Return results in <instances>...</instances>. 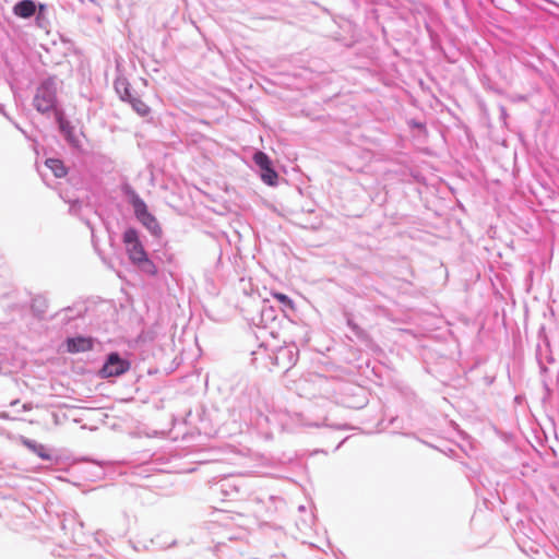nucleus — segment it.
I'll use <instances>...</instances> for the list:
<instances>
[{
    "label": "nucleus",
    "mask_w": 559,
    "mask_h": 559,
    "mask_svg": "<svg viewBox=\"0 0 559 559\" xmlns=\"http://www.w3.org/2000/svg\"><path fill=\"white\" fill-rule=\"evenodd\" d=\"M17 403H19V401H17V400H15V401H12L10 405H11V406H16V404H17Z\"/></svg>",
    "instance_id": "17"
},
{
    "label": "nucleus",
    "mask_w": 559,
    "mask_h": 559,
    "mask_svg": "<svg viewBox=\"0 0 559 559\" xmlns=\"http://www.w3.org/2000/svg\"><path fill=\"white\" fill-rule=\"evenodd\" d=\"M2 418H8V415L7 414H2L1 416Z\"/></svg>",
    "instance_id": "19"
},
{
    "label": "nucleus",
    "mask_w": 559,
    "mask_h": 559,
    "mask_svg": "<svg viewBox=\"0 0 559 559\" xmlns=\"http://www.w3.org/2000/svg\"><path fill=\"white\" fill-rule=\"evenodd\" d=\"M123 243L129 260L132 264L136 265L142 272L155 275L157 267L147 257V253L140 241L139 233L134 228H128L123 233Z\"/></svg>",
    "instance_id": "1"
},
{
    "label": "nucleus",
    "mask_w": 559,
    "mask_h": 559,
    "mask_svg": "<svg viewBox=\"0 0 559 559\" xmlns=\"http://www.w3.org/2000/svg\"><path fill=\"white\" fill-rule=\"evenodd\" d=\"M129 368L128 360L122 359L117 353H111L100 369V374L103 378L118 377L127 372Z\"/></svg>",
    "instance_id": "4"
},
{
    "label": "nucleus",
    "mask_w": 559,
    "mask_h": 559,
    "mask_svg": "<svg viewBox=\"0 0 559 559\" xmlns=\"http://www.w3.org/2000/svg\"><path fill=\"white\" fill-rule=\"evenodd\" d=\"M45 5L44 4H39V12L44 11L45 10Z\"/></svg>",
    "instance_id": "18"
},
{
    "label": "nucleus",
    "mask_w": 559,
    "mask_h": 559,
    "mask_svg": "<svg viewBox=\"0 0 559 559\" xmlns=\"http://www.w3.org/2000/svg\"><path fill=\"white\" fill-rule=\"evenodd\" d=\"M67 345L70 353L86 352L93 347L92 340L83 336L69 338Z\"/></svg>",
    "instance_id": "7"
},
{
    "label": "nucleus",
    "mask_w": 559,
    "mask_h": 559,
    "mask_svg": "<svg viewBox=\"0 0 559 559\" xmlns=\"http://www.w3.org/2000/svg\"><path fill=\"white\" fill-rule=\"evenodd\" d=\"M285 357L288 358V364L286 366L287 368L293 366L297 360L296 353H294L293 348L289 347L281 348L277 353L276 359H284Z\"/></svg>",
    "instance_id": "11"
},
{
    "label": "nucleus",
    "mask_w": 559,
    "mask_h": 559,
    "mask_svg": "<svg viewBox=\"0 0 559 559\" xmlns=\"http://www.w3.org/2000/svg\"><path fill=\"white\" fill-rule=\"evenodd\" d=\"M23 409H24V411H29V409H31V407H29V405L24 404V405H23Z\"/></svg>",
    "instance_id": "16"
},
{
    "label": "nucleus",
    "mask_w": 559,
    "mask_h": 559,
    "mask_svg": "<svg viewBox=\"0 0 559 559\" xmlns=\"http://www.w3.org/2000/svg\"><path fill=\"white\" fill-rule=\"evenodd\" d=\"M59 129L67 139V141L74 147L80 146V139L74 132V128L71 126V123L66 120L61 115L57 117Z\"/></svg>",
    "instance_id": "5"
},
{
    "label": "nucleus",
    "mask_w": 559,
    "mask_h": 559,
    "mask_svg": "<svg viewBox=\"0 0 559 559\" xmlns=\"http://www.w3.org/2000/svg\"><path fill=\"white\" fill-rule=\"evenodd\" d=\"M273 297L278 300L285 308L294 309V301L285 294L273 293Z\"/></svg>",
    "instance_id": "15"
},
{
    "label": "nucleus",
    "mask_w": 559,
    "mask_h": 559,
    "mask_svg": "<svg viewBox=\"0 0 559 559\" xmlns=\"http://www.w3.org/2000/svg\"><path fill=\"white\" fill-rule=\"evenodd\" d=\"M45 164L57 178H62L67 175V169L60 159L48 158Z\"/></svg>",
    "instance_id": "9"
},
{
    "label": "nucleus",
    "mask_w": 559,
    "mask_h": 559,
    "mask_svg": "<svg viewBox=\"0 0 559 559\" xmlns=\"http://www.w3.org/2000/svg\"><path fill=\"white\" fill-rule=\"evenodd\" d=\"M13 13L22 19H28L36 13V3L33 0H22L14 4Z\"/></svg>",
    "instance_id": "6"
},
{
    "label": "nucleus",
    "mask_w": 559,
    "mask_h": 559,
    "mask_svg": "<svg viewBox=\"0 0 559 559\" xmlns=\"http://www.w3.org/2000/svg\"><path fill=\"white\" fill-rule=\"evenodd\" d=\"M261 178L265 183L274 186L277 180V174L273 170L272 167H270L265 170H262Z\"/></svg>",
    "instance_id": "14"
},
{
    "label": "nucleus",
    "mask_w": 559,
    "mask_h": 559,
    "mask_svg": "<svg viewBox=\"0 0 559 559\" xmlns=\"http://www.w3.org/2000/svg\"><path fill=\"white\" fill-rule=\"evenodd\" d=\"M130 203L133 207L134 215L138 221L154 236H158L162 231L160 226L153 214L147 210L145 202L135 193L132 192Z\"/></svg>",
    "instance_id": "2"
},
{
    "label": "nucleus",
    "mask_w": 559,
    "mask_h": 559,
    "mask_svg": "<svg viewBox=\"0 0 559 559\" xmlns=\"http://www.w3.org/2000/svg\"><path fill=\"white\" fill-rule=\"evenodd\" d=\"M21 442L24 447H26L28 450L37 454L43 460H51V455L46 449V447L41 443H37L34 440L27 439L25 437L21 438Z\"/></svg>",
    "instance_id": "8"
},
{
    "label": "nucleus",
    "mask_w": 559,
    "mask_h": 559,
    "mask_svg": "<svg viewBox=\"0 0 559 559\" xmlns=\"http://www.w3.org/2000/svg\"><path fill=\"white\" fill-rule=\"evenodd\" d=\"M57 87L52 80H47L40 84L34 96V107L39 112H48L56 106Z\"/></svg>",
    "instance_id": "3"
},
{
    "label": "nucleus",
    "mask_w": 559,
    "mask_h": 559,
    "mask_svg": "<svg viewBox=\"0 0 559 559\" xmlns=\"http://www.w3.org/2000/svg\"><path fill=\"white\" fill-rule=\"evenodd\" d=\"M129 103L132 105V108L142 117L146 116L150 111L148 106L136 97H132Z\"/></svg>",
    "instance_id": "13"
},
{
    "label": "nucleus",
    "mask_w": 559,
    "mask_h": 559,
    "mask_svg": "<svg viewBox=\"0 0 559 559\" xmlns=\"http://www.w3.org/2000/svg\"><path fill=\"white\" fill-rule=\"evenodd\" d=\"M116 92L120 95L122 100H130L133 96L130 92L129 83L123 79H118L115 82Z\"/></svg>",
    "instance_id": "10"
},
{
    "label": "nucleus",
    "mask_w": 559,
    "mask_h": 559,
    "mask_svg": "<svg viewBox=\"0 0 559 559\" xmlns=\"http://www.w3.org/2000/svg\"><path fill=\"white\" fill-rule=\"evenodd\" d=\"M253 160H254L255 165L259 166L261 171L271 167V160L267 157V155L264 154L263 152L254 153Z\"/></svg>",
    "instance_id": "12"
}]
</instances>
